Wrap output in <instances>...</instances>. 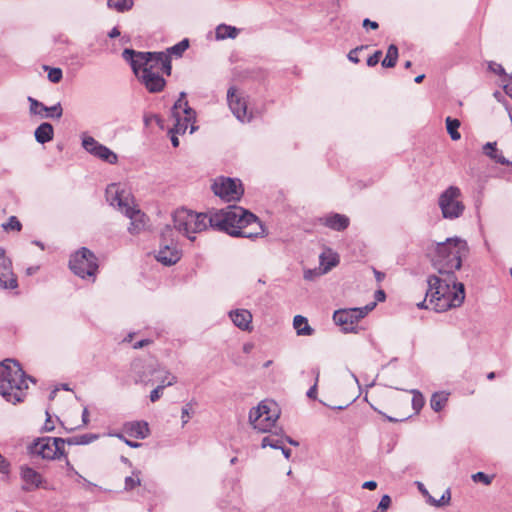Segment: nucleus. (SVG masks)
Returning <instances> with one entry per match:
<instances>
[{
  "label": "nucleus",
  "instance_id": "f257e3e1",
  "mask_svg": "<svg viewBox=\"0 0 512 512\" xmlns=\"http://www.w3.org/2000/svg\"><path fill=\"white\" fill-rule=\"evenodd\" d=\"M468 254L467 242L458 237L447 238L436 245L432 256V265L438 275H430L427 279V295L435 303L437 311H446L462 305L465 289L457 281L455 271L462 265V259Z\"/></svg>",
  "mask_w": 512,
  "mask_h": 512
},
{
  "label": "nucleus",
  "instance_id": "f03ea898",
  "mask_svg": "<svg viewBox=\"0 0 512 512\" xmlns=\"http://www.w3.org/2000/svg\"><path fill=\"white\" fill-rule=\"evenodd\" d=\"M208 227L233 237L253 239L265 235L264 226L258 217L236 205L211 211L208 214Z\"/></svg>",
  "mask_w": 512,
  "mask_h": 512
},
{
  "label": "nucleus",
  "instance_id": "7ed1b4c3",
  "mask_svg": "<svg viewBox=\"0 0 512 512\" xmlns=\"http://www.w3.org/2000/svg\"><path fill=\"white\" fill-rule=\"evenodd\" d=\"M27 380L33 381L23 371L20 364L13 359H5L0 363V395L12 404L24 401Z\"/></svg>",
  "mask_w": 512,
  "mask_h": 512
},
{
  "label": "nucleus",
  "instance_id": "20e7f679",
  "mask_svg": "<svg viewBox=\"0 0 512 512\" xmlns=\"http://www.w3.org/2000/svg\"><path fill=\"white\" fill-rule=\"evenodd\" d=\"M105 194L107 202L130 219L128 231L131 234H139L144 230L147 217L140 209L136 208L134 198L129 190L120 184L112 183L107 186Z\"/></svg>",
  "mask_w": 512,
  "mask_h": 512
},
{
  "label": "nucleus",
  "instance_id": "39448f33",
  "mask_svg": "<svg viewBox=\"0 0 512 512\" xmlns=\"http://www.w3.org/2000/svg\"><path fill=\"white\" fill-rule=\"evenodd\" d=\"M122 57L130 64L136 76H139V71L160 72L167 76L171 74V58L165 52H137L126 48Z\"/></svg>",
  "mask_w": 512,
  "mask_h": 512
},
{
  "label": "nucleus",
  "instance_id": "423d86ee",
  "mask_svg": "<svg viewBox=\"0 0 512 512\" xmlns=\"http://www.w3.org/2000/svg\"><path fill=\"white\" fill-rule=\"evenodd\" d=\"M172 220V229L175 234H182L190 241L196 239L195 234L208 228V214L197 213L185 208L177 209L172 216Z\"/></svg>",
  "mask_w": 512,
  "mask_h": 512
},
{
  "label": "nucleus",
  "instance_id": "0eeeda50",
  "mask_svg": "<svg viewBox=\"0 0 512 512\" xmlns=\"http://www.w3.org/2000/svg\"><path fill=\"white\" fill-rule=\"evenodd\" d=\"M280 411L273 401H261L258 406L253 407L249 412V422L253 428L261 433L271 432L276 428V422Z\"/></svg>",
  "mask_w": 512,
  "mask_h": 512
},
{
  "label": "nucleus",
  "instance_id": "6e6552de",
  "mask_svg": "<svg viewBox=\"0 0 512 512\" xmlns=\"http://www.w3.org/2000/svg\"><path fill=\"white\" fill-rule=\"evenodd\" d=\"M156 260L165 266L176 264L182 257L172 226L166 225L161 231V241Z\"/></svg>",
  "mask_w": 512,
  "mask_h": 512
},
{
  "label": "nucleus",
  "instance_id": "1a4fd4ad",
  "mask_svg": "<svg viewBox=\"0 0 512 512\" xmlns=\"http://www.w3.org/2000/svg\"><path fill=\"white\" fill-rule=\"evenodd\" d=\"M461 197V190L457 186H449L440 194L438 205L443 218L454 220L462 216L465 205Z\"/></svg>",
  "mask_w": 512,
  "mask_h": 512
},
{
  "label": "nucleus",
  "instance_id": "9d476101",
  "mask_svg": "<svg viewBox=\"0 0 512 512\" xmlns=\"http://www.w3.org/2000/svg\"><path fill=\"white\" fill-rule=\"evenodd\" d=\"M69 267L80 278L89 277L94 281L98 270L97 258L92 251L82 247L71 256Z\"/></svg>",
  "mask_w": 512,
  "mask_h": 512
},
{
  "label": "nucleus",
  "instance_id": "9b49d317",
  "mask_svg": "<svg viewBox=\"0 0 512 512\" xmlns=\"http://www.w3.org/2000/svg\"><path fill=\"white\" fill-rule=\"evenodd\" d=\"M63 438L42 437L34 440L28 447L30 454L45 460L58 459L64 455Z\"/></svg>",
  "mask_w": 512,
  "mask_h": 512
},
{
  "label": "nucleus",
  "instance_id": "f8f14e48",
  "mask_svg": "<svg viewBox=\"0 0 512 512\" xmlns=\"http://www.w3.org/2000/svg\"><path fill=\"white\" fill-rule=\"evenodd\" d=\"M375 306L376 303H370L360 308L337 310L333 314V320L335 324L341 326L345 332H354L358 321L364 318Z\"/></svg>",
  "mask_w": 512,
  "mask_h": 512
},
{
  "label": "nucleus",
  "instance_id": "ddd939ff",
  "mask_svg": "<svg viewBox=\"0 0 512 512\" xmlns=\"http://www.w3.org/2000/svg\"><path fill=\"white\" fill-rule=\"evenodd\" d=\"M212 190L215 195L227 202L239 200L244 192L240 180L226 177L215 179Z\"/></svg>",
  "mask_w": 512,
  "mask_h": 512
},
{
  "label": "nucleus",
  "instance_id": "4468645a",
  "mask_svg": "<svg viewBox=\"0 0 512 512\" xmlns=\"http://www.w3.org/2000/svg\"><path fill=\"white\" fill-rule=\"evenodd\" d=\"M132 371L136 374L135 382L148 384L153 381L152 377L155 376V380L159 384H166L168 379L166 373L169 371L161 368L160 366H154L152 364H144L142 361L137 360L132 363Z\"/></svg>",
  "mask_w": 512,
  "mask_h": 512
},
{
  "label": "nucleus",
  "instance_id": "2eb2a0df",
  "mask_svg": "<svg viewBox=\"0 0 512 512\" xmlns=\"http://www.w3.org/2000/svg\"><path fill=\"white\" fill-rule=\"evenodd\" d=\"M81 139L82 147L86 152L109 164L117 163L118 157L116 153H114L107 146L99 143L95 138L87 134H83Z\"/></svg>",
  "mask_w": 512,
  "mask_h": 512
},
{
  "label": "nucleus",
  "instance_id": "dca6fc26",
  "mask_svg": "<svg viewBox=\"0 0 512 512\" xmlns=\"http://www.w3.org/2000/svg\"><path fill=\"white\" fill-rule=\"evenodd\" d=\"M17 287L18 280L13 271L12 261L6 255L5 249L0 247V289L13 290Z\"/></svg>",
  "mask_w": 512,
  "mask_h": 512
},
{
  "label": "nucleus",
  "instance_id": "f3484780",
  "mask_svg": "<svg viewBox=\"0 0 512 512\" xmlns=\"http://www.w3.org/2000/svg\"><path fill=\"white\" fill-rule=\"evenodd\" d=\"M227 101L233 115L241 122H249L252 115L248 113L245 99L237 92L235 87L227 91Z\"/></svg>",
  "mask_w": 512,
  "mask_h": 512
},
{
  "label": "nucleus",
  "instance_id": "a211bd4d",
  "mask_svg": "<svg viewBox=\"0 0 512 512\" xmlns=\"http://www.w3.org/2000/svg\"><path fill=\"white\" fill-rule=\"evenodd\" d=\"M28 101L30 103V113L34 115H39L41 118H52V119H60L63 115V109L61 104L58 102L53 106L47 107L42 102L28 97Z\"/></svg>",
  "mask_w": 512,
  "mask_h": 512
},
{
  "label": "nucleus",
  "instance_id": "6ab92c4d",
  "mask_svg": "<svg viewBox=\"0 0 512 512\" xmlns=\"http://www.w3.org/2000/svg\"><path fill=\"white\" fill-rule=\"evenodd\" d=\"M417 484L419 490L427 498V502L429 504L440 507L449 503L451 499L449 487H443L441 489H437L436 486L431 487L433 494H430L422 482H417Z\"/></svg>",
  "mask_w": 512,
  "mask_h": 512
},
{
  "label": "nucleus",
  "instance_id": "aec40b11",
  "mask_svg": "<svg viewBox=\"0 0 512 512\" xmlns=\"http://www.w3.org/2000/svg\"><path fill=\"white\" fill-rule=\"evenodd\" d=\"M162 74L163 73L160 72L139 71V76L136 77L150 93H158L161 92L166 85V81L162 77Z\"/></svg>",
  "mask_w": 512,
  "mask_h": 512
},
{
  "label": "nucleus",
  "instance_id": "412c9836",
  "mask_svg": "<svg viewBox=\"0 0 512 512\" xmlns=\"http://www.w3.org/2000/svg\"><path fill=\"white\" fill-rule=\"evenodd\" d=\"M174 119V125L171 128L174 133L184 134L188 129L190 123L195 122L196 113L188 105V102H184V114L172 115Z\"/></svg>",
  "mask_w": 512,
  "mask_h": 512
},
{
  "label": "nucleus",
  "instance_id": "4be33fe9",
  "mask_svg": "<svg viewBox=\"0 0 512 512\" xmlns=\"http://www.w3.org/2000/svg\"><path fill=\"white\" fill-rule=\"evenodd\" d=\"M319 223L334 231H344L350 224V219L339 213H329L319 218Z\"/></svg>",
  "mask_w": 512,
  "mask_h": 512
},
{
  "label": "nucleus",
  "instance_id": "5701e85b",
  "mask_svg": "<svg viewBox=\"0 0 512 512\" xmlns=\"http://www.w3.org/2000/svg\"><path fill=\"white\" fill-rule=\"evenodd\" d=\"M229 317L236 327L243 331L251 330L252 314L246 309H236L229 312Z\"/></svg>",
  "mask_w": 512,
  "mask_h": 512
},
{
  "label": "nucleus",
  "instance_id": "b1692460",
  "mask_svg": "<svg viewBox=\"0 0 512 512\" xmlns=\"http://www.w3.org/2000/svg\"><path fill=\"white\" fill-rule=\"evenodd\" d=\"M124 431L137 439H145L150 433L148 423L145 421L128 422L124 425Z\"/></svg>",
  "mask_w": 512,
  "mask_h": 512
},
{
  "label": "nucleus",
  "instance_id": "393cba45",
  "mask_svg": "<svg viewBox=\"0 0 512 512\" xmlns=\"http://www.w3.org/2000/svg\"><path fill=\"white\" fill-rule=\"evenodd\" d=\"M269 434L265 436L261 441V447L266 448L270 447L273 449H278L282 447V444H285L284 433L282 429L274 428Z\"/></svg>",
  "mask_w": 512,
  "mask_h": 512
},
{
  "label": "nucleus",
  "instance_id": "a878e982",
  "mask_svg": "<svg viewBox=\"0 0 512 512\" xmlns=\"http://www.w3.org/2000/svg\"><path fill=\"white\" fill-rule=\"evenodd\" d=\"M320 267L322 268V272H329L333 267L337 266L339 263V256L337 253L333 252L331 249H327L319 256Z\"/></svg>",
  "mask_w": 512,
  "mask_h": 512
},
{
  "label": "nucleus",
  "instance_id": "bb28decb",
  "mask_svg": "<svg viewBox=\"0 0 512 512\" xmlns=\"http://www.w3.org/2000/svg\"><path fill=\"white\" fill-rule=\"evenodd\" d=\"M35 139L40 144H45L53 139L54 136V128L48 123H41L35 130Z\"/></svg>",
  "mask_w": 512,
  "mask_h": 512
},
{
  "label": "nucleus",
  "instance_id": "cd10ccee",
  "mask_svg": "<svg viewBox=\"0 0 512 512\" xmlns=\"http://www.w3.org/2000/svg\"><path fill=\"white\" fill-rule=\"evenodd\" d=\"M293 327L298 336H311L314 334V329L309 325L307 318L302 315L294 317Z\"/></svg>",
  "mask_w": 512,
  "mask_h": 512
},
{
  "label": "nucleus",
  "instance_id": "c85d7f7f",
  "mask_svg": "<svg viewBox=\"0 0 512 512\" xmlns=\"http://www.w3.org/2000/svg\"><path fill=\"white\" fill-rule=\"evenodd\" d=\"M483 152L485 155L493 159L495 162L500 164H512L507 160L502 153L496 148V142H488L483 146Z\"/></svg>",
  "mask_w": 512,
  "mask_h": 512
},
{
  "label": "nucleus",
  "instance_id": "c756f323",
  "mask_svg": "<svg viewBox=\"0 0 512 512\" xmlns=\"http://www.w3.org/2000/svg\"><path fill=\"white\" fill-rule=\"evenodd\" d=\"M238 34V28L226 24H219L215 29V37L217 40H224L227 38L235 39Z\"/></svg>",
  "mask_w": 512,
  "mask_h": 512
},
{
  "label": "nucleus",
  "instance_id": "7c9ffc66",
  "mask_svg": "<svg viewBox=\"0 0 512 512\" xmlns=\"http://www.w3.org/2000/svg\"><path fill=\"white\" fill-rule=\"evenodd\" d=\"M166 378L168 379L166 384H158L157 387L150 392L151 402H156L159 400L163 394V390L177 382V377L171 373H166Z\"/></svg>",
  "mask_w": 512,
  "mask_h": 512
},
{
  "label": "nucleus",
  "instance_id": "2f4dec72",
  "mask_svg": "<svg viewBox=\"0 0 512 512\" xmlns=\"http://www.w3.org/2000/svg\"><path fill=\"white\" fill-rule=\"evenodd\" d=\"M398 47L395 44L388 46L385 58L382 61V66L385 68H393L398 60Z\"/></svg>",
  "mask_w": 512,
  "mask_h": 512
},
{
  "label": "nucleus",
  "instance_id": "473e14b6",
  "mask_svg": "<svg viewBox=\"0 0 512 512\" xmlns=\"http://www.w3.org/2000/svg\"><path fill=\"white\" fill-rule=\"evenodd\" d=\"M448 401V394L445 392H436L430 399V406L435 412L441 411Z\"/></svg>",
  "mask_w": 512,
  "mask_h": 512
},
{
  "label": "nucleus",
  "instance_id": "72a5a7b5",
  "mask_svg": "<svg viewBox=\"0 0 512 512\" xmlns=\"http://www.w3.org/2000/svg\"><path fill=\"white\" fill-rule=\"evenodd\" d=\"M446 128L452 140H459L461 138L458 128L460 127V121L455 118L447 117Z\"/></svg>",
  "mask_w": 512,
  "mask_h": 512
},
{
  "label": "nucleus",
  "instance_id": "f704fd0d",
  "mask_svg": "<svg viewBox=\"0 0 512 512\" xmlns=\"http://www.w3.org/2000/svg\"><path fill=\"white\" fill-rule=\"evenodd\" d=\"M133 0H108L107 5L118 12H125L133 7Z\"/></svg>",
  "mask_w": 512,
  "mask_h": 512
},
{
  "label": "nucleus",
  "instance_id": "c9c22d12",
  "mask_svg": "<svg viewBox=\"0 0 512 512\" xmlns=\"http://www.w3.org/2000/svg\"><path fill=\"white\" fill-rule=\"evenodd\" d=\"M189 47V41L188 39H183L179 43L173 45L172 47L168 48L165 52L166 54L175 55L177 57H181L182 54L186 51V49Z\"/></svg>",
  "mask_w": 512,
  "mask_h": 512
},
{
  "label": "nucleus",
  "instance_id": "e433bc0d",
  "mask_svg": "<svg viewBox=\"0 0 512 512\" xmlns=\"http://www.w3.org/2000/svg\"><path fill=\"white\" fill-rule=\"evenodd\" d=\"M410 393L413 395L412 397V407L416 413H418L425 404V398L422 393L417 389H412Z\"/></svg>",
  "mask_w": 512,
  "mask_h": 512
},
{
  "label": "nucleus",
  "instance_id": "4c0bfd02",
  "mask_svg": "<svg viewBox=\"0 0 512 512\" xmlns=\"http://www.w3.org/2000/svg\"><path fill=\"white\" fill-rule=\"evenodd\" d=\"M20 475L22 480H38L40 477L38 471L27 465H22L20 467Z\"/></svg>",
  "mask_w": 512,
  "mask_h": 512
},
{
  "label": "nucleus",
  "instance_id": "58836bf2",
  "mask_svg": "<svg viewBox=\"0 0 512 512\" xmlns=\"http://www.w3.org/2000/svg\"><path fill=\"white\" fill-rule=\"evenodd\" d=\"M2 227L6 231H9V230L20 231L22 228V225L16 216H11V217H9V219L6 223L2 224Z\"/></svg>",
  "mask_w": 512,
  "mask_h": 512
},
{
  "label": "nucleus",
  "instance_id": "ea45409f",
  "mask_svg": "<svg viewBox=\"0 0 512 512\" xmlns=\"http://www.w3.org/2000/svg\"><path fill=\"white\" fill-rule=\"evenodd\" d=\"M184 102H187L186 94L185 92H181L172 108V115L184 114Z\"/></svg>",
  "mask_w": 512,
  "mask_h": 512
},
{
  "label": "nucleus",
  "instance_id": "a19ab883",
  "mask_svg": "<svg viewBox=\"0 0 512 512\" xmlns=\"http://www.w3.org/2000/svg\"><path fill=\"white\" fill-rule=\"evenodd\" d=\"M312 373L315 376V383H314V385L312 387L309 388V390L307 391L306 395L310 399H316V396H317V385H318L319 376H320L319 368L312 369Z\"/></svg>",
  "mask_w": 512,
  "mask_h": 512
},
{
  "label": "nucleus",
  "instance_id": "79ce46f5",
  "mask_svg": "<svg viewBox=\"0 0 512 512\" xmlns=\"http://www.w3.org/2000/svg\"><path fill=\"white\" fill-rule=\"evenodd\" d=\"M325 274V272H322V268H314V269H307L304 271V279L307 281H313L319 276Z\"/></svg>",
  "mask_w": 512,
  "mask_h": 512
},
{
  "label": "nucleus",
  "instance_id": "37998d69",
  "mask_svg": "<svg viewBox=\"0 0 512 512\" xmlns=\"http://www.w3.org/2000/svg\"><path fill=\"white\" fill-rule=\"evenodd\" d=\"M63 77L62 70L60 68H50L48 72V79L52 83H59Z\"/></svg>",
  "mask_w": 512,
  "mask_h": 512
},
{
  "label": "nucleus",
  "instance_id": "c03bdc74",
  "mask_svg": "<svg viewBox=\"0 0 512 512\" xmlns=\"http://www.w3.org/2000/svg\"><path fill=\"white\" fill-rule=\"evenodd\" d=\"M191 412H192V404L191 403H188L186 404L183 408H182V415H181V419H182V425L184 426L185 424L188 423L189 419L191 418Z\"/></svg>",
  "mask_w": 512,
  "mask_h": 512
},
{
  "label": "nucleus",
  "instance_id": "a18cd8bd",
  "mask_svg": "<svg viewBox=\"0 0 512 512\" xmlns=\"http://www.w3.org/2000/svg\"><path fill=\"white\" fill-rule=\"evenodd\" d=\"M10 473V462L0 453V474L8 476Z\"/></svg>",
  "mask_w": 512,
  "mask_h": 512
},
{
  "label": "nucleus",
  "instance_id": "49530a36",
  "mask_svg": "<svg viewBox=\"0 0 512 512\" xmlns=\"http://www.w3.org/2000/svg\"><path fill=\"white\" fill-rule=\"evenodd\" d=\"M365 48H367V46L362 45V46H359V47H356V48L352 49V50L348 53V56H347V57H348V59H349L351 62L355 63V64L359 63V61H360V60H359V58H358V52H359V51H361V50H363V49H365Z\"/></svg>",
  "mask_w": 512,
  "mask_h": 512
},
{
  "label": "nucleus",
  "instance_id": "de8ad7c7",
  "mask_svg": "<svg viewBox=\"0 0 512 512\" xmlns=\"http://www.w3.org/2000/svg\"><path fill=\"white\" fill-rule=\"evenodd\" d=\"M45 482H26L25 485L22 486V489L24 491H34L38 488H47L46 486H44Z\"/></svg>",
  "mask_w": 512,
  "mask_h": 512
},
{
  "label": "nucleus",
  "instance_id": "09e8293b",
  "mask_svg": "<svg viewBox=\"0 0 512 512\" xmlns=\"http://www.w3.org/2000/svg\"><path fill=\"white\" fill-rule=\"evenodd\" d=\"M417 307L420 308V309H428V308H432L434 309L436 312H438L436 309H435V303L434 302H431V296H428L426 294V297L425 299L418 303L417 304Z\"/></svg>",
  "mask_w": 512,
  "mask_h": 512
},
{
  "label": "nucleus",
  "instance_id": "8fccbe9b",
  "mask_svg": "<svg viewBox=\"0 0 512 512\" xmlns=\"http://www.w3.org/2000/svg\"><path fill=\"white\" fill-rule=\"evenodd\" d=\"M382 56V51L381 50H377L374 52L373 55H371L368 59H367V65L370 66V67H373L375 65H377L379 63V60Z\"/></svg>",
  "mask_w": 512,
  "mask_h": 512
},
{
  "label": "nucleus",
  "instance_id": "3c124183",
  "mask_svg": "<svg viewBox=\"0 0 512 512\" xmlns=\"http://www.w3.org/2000/svg\"><path fill=\"white\" fill-rule=\"evenodd\" d=\"M391 505V499L388 495L382 496L379 504H378V510L386 511Z\"/></svg>",
  "mask_w": 512,
  "mask_h": 512
},
{
  "label": "nucleus",
  "instance_id": "603ef678",
  "mask_svg": "<svg viewBox=\"0 0 512 512\" xmlns=\"http://www.w3.org/2000/svg\"><path fill=\"white\" fill-rule=\"evenodd\" d=\"M488 68L490 71H492L493 73L497 74V75H504L505 74V70L504 68L502 67L501 64H498L496 62H490L489 65H488Z\"/></svg>",
  "mask_w": 512,
  "mask_h": 512
},
{
  "label": "nucleus",
  "instance_id": "864d4df0",
  "mask_svg": "<svg viewBox=\"0 0 512 512\" xmlns=\"http://www.w3.org/2000/svg\"><path fill=\"white\" fill-rule=\"evenodd\" d=\"M96 438H97V436L93 435V434L79 435V445L89 444Z\"/></svg>",
  "mask_w": 512,
  "mask_h": 512
},
{
  "label": "nucleus",
  "instance_id": "5fc2aeb1",
  "mask_svg": "<svg viewBox=\"0 0 512 512\" xmlns=\"http://www.w3.org/2000/svg\"><path fill=\"white\" fill-rule=\"evenodd\" d=\"M46 416H47V418H46L45 423L43 425V430L45 432L53 431L55 426H54V422L52 421L51 416H50L48 411H46Z\"/></svg>",
  "mask_w": 512,
  "mask_h": 512
},
{
  "label": "nucleus",
  "instance_id": "6e6d98bb",
  "mask_svg": "<svg viewBox=\"0 0 512 512\" xmlns=\"http://www.w3.org/2000/svg\"><path fill=\"white\" fill-rule=\"evenodd\" d=\"M363 27L376 30V29H378L379 25L376 21H371L370 19L366 18L363 20Z\"/></svg>",
  "mask_w": 512,
  "mask_h": 512
},
{
  "label": "nucleus",
  "instance_id": "4d7b16f0",
  "mask_svg": "<svg viewBox=\"0 0 512 512\" xmlns=\"http://www.w3.org/2000/svg\"><path fill=\"white\" fill-rule=\"evenodd\" d=\"M472 480H491L484 472H477L471 476Z\"/></svg>",
  "mask_w": 512,
  "mask_h": 512
},
{
  "label": "nucleus",
  "instance_id": "13d9d810",
  "mask_svg": "<svg viewBox=\"0 0 512 512\" xmlns=\"http://www.w3.org/2000/svg\"><path fill=\"white\" fill-rule=\"evenodd\" d=\"M169 134H170V139H171V143H172L173 147H175V148L178 147L179 146V139L177 137L178 133H174V131H172V129L170 128Z\"/></svg>",
  "mask_w": 512,
  "mask_h": 512
},
{
  "label": "nucleus",
  "instance_id": "bf43d9fd",
  "mask_svg": "<svg viewBox=\"0 0 512 512\" xmlns=\"http://www.w3.org/2000/svg\"><path fill=\"white\" fill-rule=\"evenodd\" d=\"M68 445H79V435L64 439Z\"/></svg>",
  "mask_w": 512,
  "mask_h": 512
},
{
  "label": "nucleus",
  "instance_id": "052dcab7",
  "mask_svg": "<svg viewBox=\"0 0 512 512\" xmlns=\"http://www.w3.org/2000/svg\"><path fill=\"white\" fill-rule=\"evenodd\" d=\"M82 422L84 425H87L89 423V411L87 407H84L82 411Z\"/></svg>",
  "mask_w": 512,
  "mask_h": 512
},
{
  "label": "nucleus",
  "instance_id": "680f3d73",
  "mask_svg": "<svg viewBox=\"0 0 512 512\" xmlns=\"http://www.w3.org/2000/svg\"><path fill=\"white\" fill-rule=\"evenodd\" d=\"M363 489L374 490L377 488V482H363Z\"/></svg>",
  "mask_w": 512,
  "mask_h": 512
},
{
  "label": "nucleus",
  "instance_id": "e2e57ef3",
  "mask_svg": "<svg viewBox=\"0 0 512 512\" xmlns=\"http://www.w3.org/2000/svg\"><path fill=\"white\" fill-rule=\"evenodd\" d=\"M66 465L68 467L67 477L72 478L74 476H78L77 471L74 470V468L70 465V463L68 461H66Z\"/></svg>",
  "mask_w": 512,
  "mask_h": 512
},
{
  "label": "nucleus",
  "instance_id": "0e129e2a",
  "mask_svg": "<svg viewBox=\"0 0 512 512\" xmlns=\"http://www.w3.org/2000/svg\"><path fill=\"white\" fill-rule=\"evenodd\" d=\"M149 343H150V340H148V339L140 340L133 345V348L139 349V348H142V347L148 345Z\"/></svg>",
  "mask_w": 512,
  "mask_h": 512
},
{
  "label": "nucleus",
  "instance_id": "69168bd1",
  "mask_svg": "<svg viewBox=\"0 0 512 512\" xmlns=\"http://www.w3.org/2000/svg\"><path fill=\"white\" fill-rule=\"evenodd\" d=\"M279 449L282 451V453H283V455H284V457H285L286 459H289V458H290V456H291V449L287 448V447L285 446V444H282V447H281V448H279Z\"/></svg>",
  "mask_w": 512,
  "mask_h": 512
},
{
  "label": "nucleus",
  "instance_id": "338daca9",
  "mask_svg": "<svg viewBox=\"0 0 512 512\" xmlns=\"http://www.w3.org/2000/svg\"><path fill=\"white\" fill-rule=\"evenodd\" d=\"M385 292L383 290H377L375 293V298L377 301H384L385 300Z\"/></svg>",
  "mask_w": 512,
  "mask_h": 512
},
{
  "label": "nucleus",
  "instance_id": "774afa93",
  "mask_svg": "<svg viewBox=\"0 0 512 512\" xmlns=\"http://www.w3.org/2000/svg\"><path fill=\"white\" fill-rule=\"evenodd\" d=\"M504 91L510 98H512V81L504 86Z\"/></svg>",
  "mask_w": 512,
  "mask_h": 512
}]
</instances>
